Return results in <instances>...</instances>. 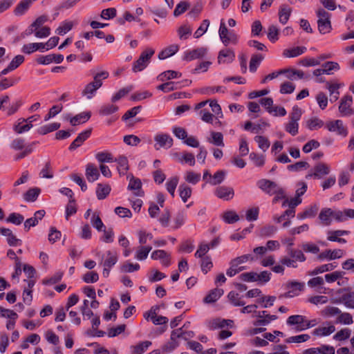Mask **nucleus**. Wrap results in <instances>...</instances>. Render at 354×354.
I'll return each mask as SVG.
<instances>
[{
    "instance_id": "nucleus-1",
    "label": "nucleus",
    "mask_w": 354,
    "mask_h": 354,
    "mask_svg": "<svg viewBox=\"0 0 354 354\" xmlns=\"http://www.w3.org/2000/svg\"><path fill=\"white\" fill-rule=\"evenodd\" d=\"M287 256L280 258L279 264L272 267V272L277 274H283L285 267L297 268H298L297 262H304L306 257L300 250L287 248Z\"/></svg>"
},
{
    "instance_id": "nucleus-54",
    "label": "nucleus",
    "mask_w": 354,
    "mask_h": 354,
    "mask_svg": "<svg viewBox=\"0 0 354 354\" xmlns=\"http://www.w3.org/2000/svg\"><path fill=\"white\" fill-rule=\"evenodd\" d=\"M350 233L349 231L347 230H333V231H329L328 232V236L327 239L330 241H335L338 240V239L344 235H348Z\"/></svg>"
},
{
    "instance_id": "nucleus-37",
    "label": "nucleus",
    "mask_w": 354,
    "mask_h": 354,
    "mask_svg": "<svg viewBox=\"0 0 354 354\" xmlns=\"http://www.w3.org/2000/svg\"><path fill=\"white\" fill-rule=\"evenodd\" d=\"M292 10L287 5H281L279 10V21L286 24L289 19Z\"/></svg>"
},
{
    "instance_id": "nucleus-15",
    "label": "nucleus",
    "mask_w": 354,
    "mask_h": 354,
    "mask_svg": "<svg viewBox=\"0 0 354 354\" xmlns=\"http://www.w3.org/2000/svg\"><path fill=\"white\" fill-rule=\"evenodd\" d=\"M64 60V56L61 54H49L47 55H41L37 59V62L39 64L47 65L50 63L59 64Z\"/></svg>"
},
{
    "instance_id": "nucleus-38",
    "label": "nucleus",
    "mask_w": 354,
    "mask_h": 354,
    "mask_svg": "<svg viewBox=\"0 0 354 354\" xmlns=\"http://www.w3.org/2000/svg\"><path fill=\"white\" fill-rule=\"evenodd\" d=\"M33 1V0H22L15 8V14L18 16L23 15L28 10Z\"/></svg>"
},
{
    "instance_id": "nucleus-24",
    "label": "nucleus",
    "mask_w": 354,
    "mask_h": 354,
    "mask_svg": "<svg viewBox=\"0 0 354 354\" xmlns=\"http://www.w3.org/2000/svg\"><path fill=\"white\" fill-rule=\"evenodd\" d=\"M91 133V129H87L80 133L77 137L73 140L69 147V150H74L81 146L82 143L87 140Z\"/></svg>"
},
{
    "instance_id": "nucleus-13",
    "label": "nucleus",
    "mask_w": 354,
    "mask_h": 354,
    "mask_svg": "<svg viewBox=\"0 0 354 354\" xmlns=\"http://www.w3.org/2000/svg\"><path fill=\"white\" fill-rule=\"evenodd\" d=\"M304 284L301 282L291 281L287 284L289 290L281 295L280 297L289 298L299 295V292L304 290Z\"/></svg>"
},
{
    "instance_id": "nucleus-63",
    "label": "nucleus",
    "mask_w": 354,
    "mask_h": 354,
    "mask_svg": "<svg viewBox=\"0 0 354 354\" xmlns=\"http://www.w3.org/2000/svg\"><path fill=\"white\" fill-rule=\"evenodd\" d=\"M259 207H252L248 209L245 213L246 220L248 221H257L259 217Z\"/></svg>"
},
{
    "instance_id": "nucleus-57",
    "label": "nucleus",
    "mask_w": 354,
    "mask_h": 354,
    "mask_svg": "<svg viewBox=\"0 0 354 354\" xmlns=\"http://www.w3.org/2000/svg\"><path fill=\"white\" fill-rule=\"evenodd\" d=\"M179 178L178 176H174L169 178L166 183V188L167 192L172 196L175 195V189L178 185Z\"/></svg>"
},
{
    "instance_id": "nucleus-31",
    "label": "nucleus",
    "mask_w": 354,
    "mask_h": 354,
    "mask_svg": "<svg viewBox=\"0 0 354 354\" xmlns=\"http://www.w3.org/2000/svg\"><path fill=\"white\" fill-rule=\"evenodd\" d=\"M111 187L108 184L98 183L96 187V196L98 200H103L110 194Z\"/></svg>"
},
{
    "instance_id": "nucleus-25",
    "label": "nucleus",
    "mask_w": 354,
    "mask_h": 354,
    "mask_svg": "<svg viewBox=\"0 0 354 354\" xmlns=\"http://www.w3.org/2000/svg\"><path fill=\"white\" fill-rule=\"evenodd\" d=\"M319 206L318 204L315 203L306 208V209L301 212L297 214V218L300 220L305 219L306 218H313L317 214Z\"/></svg>"
},
{
    "instance_id": "nucleus-44",
    "label": "nucleus",
    "mask_w": 354,
    "mask_h": 354,
    "mask_svg": "<svg viewBox=\"0 0 354 354\" xmlns=\"http://www.w3.org/2000/svg\"><path fill=\"white\" fill-rule=\"evenodd\" d=\"M227 299L234 306H243L245 304V302L242 300L241 297L234 291H230L228 293Z\"/></svg>"
},
{
    "instance_id": "nucleus-22",
    "label": "nucleus",
    "mask_w": 354,
    "mask_h": 354,
    "mask_svg": "<svg viewBox=\"0 0 354 354\" xmlns=\"http://www.w3.org/2000/svg\"><path fill=\"white\" fill-rule=\"evenodd\" d=\"M46 212L44 210H38L37 211L33 217L28 218L24 222V229L26 231H28L30 227H34L37 225L39 221H41L44 216Z\"/></svg>"
},
{
    "instance_id": "nucleus-29",
    "label": "nucleus",
    "mask_w": 354,
    "mask_h": 354,
    "mask_svg": "<svg viewBox=\"0 0 354 354\" xmlns=\"http://www.w3.org/2000/svg\"><path fill=\"white\" fill-rule=\"evenodd\" d=\"M333 209L330 208H323L319 214V219L324 225H329L332 222Z\"/></svg>"
},
{
    "instance_id": "nucleus-55",
    "label": "nucleus",
    "mask_w": 354,
    "mask_h": 354,
    "mask_svg": "<svg viewBox=\"0 0 354 354\" xmlns=\"http://www.w3.org/2000/svg\"><path fill=\"white\" fill-rule=\"evenodd\" d=\"M222 217L223 221L229 224L234 223L239 220V216L232 210L224 212Z\"/></svg>"
},
{
    "instance_id": "nucleus-26",
    "label": "nucleus",
    "mask_w": 354,
    "mask_h": 354,
    "mask_svg": "<svg viewBox=\"0 0 354 354\" xmlns=\"http://www.w3.org/2000/svg\"><path fill=\"white\" fill-rule=\"evenodd\" d=\"M85 175L87 180L90 183H93L100 177L97 168L92 163H88L86 165Z\"/></svg>"
},
{
    "instance_id": "nucleus-48",
    "label": "nucleus",
    "mask_w": 354,
    "mask_h": 354,
    "mask_svg": "<svg viewBox=\"0 0 354 354\" xmlns=\"http://www.w3.org/2000/svg\"><path fill=\"white\" fill-rule=\"evenodd\" d=\"M179 194L184 203H186L192 195V189L187 185L183 183L178 187Z\"/></svg>"
},
{
    "instance_id": "nucleus-27",
    "label": "nucleus",
    "mask_w": 354,
    "mask_h": 354,
    "mask_svg": "<svg viewBox=\"0 0 354 354\" xmlns=\"http://www.w3.org/2000/svg\"><path fill=\"white\" fill-rule=\"evenodd\" d=\"M142 183L140 179L132 176L129 179L128 189L134 191V194L137 196H142L144 192L141 189Z\"/></svg>"
},
{
    "instance_id": "nucleus-36",
    "label": "nucleus",
    "mask_w": 354,
    "mask_h": 354,
    "mask_svg": "<svg viewBox=\"0 0 354 354\" xmlns=\"http://www.w3.org/2000/svg\"><path fill=\"white\" fill-rule=\"evenodd\" d=\"M336 263H329L316 267L313 270L310 272V275H317L318 274L324 273L325 272L331 271L337 268Z\"/></svg>"
},
{
    "instance_id": "nucleus-14",
    "label": "nucleus",
    "mask_w": 354,
    "mask_h": 354,
    "mask_svg": "<svg viewBox=\"0 0 354 354\" xmlns=\"http://www.w3.org/2000/svg\"><path fill=\"white\" fill-rule=\"evenodd\" d=\"M345 254V252L341 249L326 250L321 252L317 259L319 260H334L342 257Z\"/></svg>"
},
{
    "instance_id": "nucleus-8",
    "label": "nucleus",
    "mask_w": 354,
    "mask_h": 354,
    "mask_svg": "<svg viewBox=\"0 0 354 354\" xmlns=\"http://www.w3.org/2000/svg\"><path fill=\"white\" fill-rule=\"evenodd\" d=\"M286 323L289 326L297 325V330H302L313 326L309 321L305 319V317L300 315L290 316Z\"/></svg>"
},
{
    "instance_id": "nucleus-64",
    "label": "nucleus",
    "mask_w": 354,
    "mask_h": 354,
    "mask_svg": "<svg viewBox=\"0 0 354 354\" xmlns=\"http://www.w3.org/2000/svg\"><path fill=\"white\" fill-rule=\"evenodd\" d=\"M171 213L168 209H165L160 216L158 221L163 227H167L169 225Z\"/></svg>"
},
{
    "instance_id": "nucleus-7",
    "label": "nucleus",
    "mask_w": 354,
    "mask_h": 354,
    "mask_svg": "<svg viewBox=\"0 0 354 354\" xmlns=\"http://www.w3.org/2000/svg\"><path fill=\"white\" fill-rule=\"evenodd\" d=\"M353 97L351 95L344 96L339 106V111L342 116H351L354 114V109L352 108Z\"/></svg>"
},
{
    "instance_id": "nucleus-11",
    "label": "nucleus",
    "mask_w": 354,
    "mask_h": 354,
    "mask_svg": "<svg viewBox=\"0 0 354 354\" xmlns=\"http://www.w3.org/2000/svg\"><path fill=\"white\" fill-rule=\"evenodd\" d=\"M154 140L156 142L154 147L156 150H158L160 148L169 149L173 145L172 138L167 133L156 134L154 137Z\"/></svg>"
},
{
    "instance_id": "nucleus-6",
    "label": "nucleus",
    "mask_w": 354,
    "mask_h": 354,
    "mask_svg": "<svg viewBox=\"0 0 354 354\" xmlns=\"http://www.w3.org/2000/svg\"><path fill=\"white\" fill-rule=\"evenodd\" d=\"M252 317L257 318V320L253 322L255 326H268L272 321L278 318L275 315H270L266 310L258 311L255 315H252Z\"/></svg>"
},
{
    "instance_id": "nucleus-43",
    "label": "nucleus",
    "mask_w": 354,
    "mask_h": 354,
    "mask_svg": "<svg viewBox=\"0 0 354 354\" xmlns=\"http://www.w3.org/2000/svg\"><path fill=\"white\" fill-rule=\"evenodd\" d=\"M151 345V342L144 341V342H140L137 345L131 346V349L133 354H142L147 350V348Z\"/></svg>"
},
{
    "instance_id": "nucleus-45",
    "label": "nucleus",
    "mask_w": 354,
    "mask_h": 354,
    "mask_svg": "<svg viewBox=\"0 0 354 354\" xmlns=\"http://www.w3.org/2000/svg\"><path fill=\"white\" fill-rule=\"evenodd\" d=\"M61 124L59 122H53L46 125L40 127L37 132L41 135H46L50 132L55 131L60 127Z\"/></svg>"
},
{
    "instance_id": "nucleus-17",
    "label": "nucleus",
    "mask_w": 354,
    "mask_h": 354,
    "mask_svg": "<svg viewBox=\"0 0 354 354\" xmlns=\"http://www.w3.org/2000/svg\"><path fill=\"white\" fill-rule=\"evenodd\" d=\"M118 262V255L115 252L108 250L101 256V263L103 267L112 268Z\"/></svg>"
},
{
    "instance_id": "nucleus-46",
    "label": "nucleus",
    "mask_w": 354,
    "mask_h": 354,
    "mask_svg": "<svg viewBox=\"0 0 354 354\" xmlns=\"http://www.w3.org/2000/svg\"><path fill=\"white\" fill-rule=\"evenodd\" d=\"M277 232V227L273 225H266L260 229L259 236L261 237H269L274 234Z\"/></svg>"
},
{
    "instance_id": "nucleus-59",
    "label": "nucleus",
    "mask_w": 354,
    "mask_h": 354,
    "mask_svg": "<svg viewBox=\"0 0 354 354\" xmlns=\"http://www.w3.org/2000/svg\"><path fill=\"white\" fill-rule=\"evenodd\" d=\"M322 66L324 74L326 75H332L333 71H337L340 68L339 64L335 62H327Z\"/></svg>"
},
{
    "instance_id": "nucleus-42",
    "label": "nucleus",
    "mask_w": 354,
    "mask_h": 354,
    "mask_svg": "<svg viewBox=\"0 0 354 354\" xmlns=\"http://www.w3.org/2000/svg\"><path fill=\"white\" fill-rule=\"evenodd\" d=\"M181 85L180 82H168L159 85L157 88L165 93H168L171 91L180 88Z\"/></svg>"
},
{
    "instance_id": "nucleus-33",
    "label": "nucleus",
    "mask_w": 354,
    "mask_h": 354,
    "mask_svg": "<svg viewBox=\"0 0 354 354\" xmlns=\"http://www.w3.org/2000/svg\"><path fill=\"white\" fill-rule=\"evenodd\" d=\"M324 125V122L317 117H312L306 122V127L310 130H317Z\"/></svg>"
},
{
    "instance_id": "nucleus-34",
    "label": "nucleus",
    "mask_w": 354,
    "mask_h": 354,
    "mask_svg": "<svg viewBox=\"0 0 354 354\" xmlns=\"http://www.w3.org/2000/svg\"><path fill=\"white\" fill-rule=\"evenodd\" d=\"M228 322H232L231 320H226V319H222L220 318H215V319L207 321L206 325L209 329L214 330V329H216L218 328L225 327L226 325L228 324H227Z\"/></svg>"
},
{
    "instance_id": "nucleus-19",
    "label": "nucleus",
    "mask_w": 354,
    "mask_h": 354,
    "mask_svg": "<svg viewBox=\"0 0 354 354\" xmlns=\"http://www.w3.org/2000/svg\"><path fill=\"white\" fill-rule=\"evenodd\" d=\"M234 189L226 186L218 187L215 190V195L221 199L229 201L234 196Z\"/></svg>"
},
{
    "instance_id": "nucleus-12",
    "label": "nucleus",
    "mask_w": 354,
    "mask_h": 354,
    "mask_svg": "<svg viewBox=\"0 0 354 354\" xmlns=\"http://www.w3.org/2000/svg\"><path fill=\"white\" fill-rule=\"evenodd\" d=\"M330 172L329 167L324 163L319 162L315 166L313 171H310L306 176V178H321L322 176L328 174Z\"/></svg>"
},
{
    "instance_id": "nucleus-28",
    "label": "nucleus",
    "mask_w": 354,
    "mask_h": 354,
    "mask_svg": "<svg viewBox=\"0 0 354 354\" xmlns=\"http://www.w3.org/2000/svg\"><path fill=\"white\" fill-rule=\"evenodd\" d=\"M224 293L223 289L214 288L209 291V292L203 299L205 304H212L216 301Z\"/></svg>"
},
{
    "instance_id": "nucleus-62",
    "label": "nucleus",
    "mask_w": 354,
    "mask_h": 354,
    "mask_svg": "<svg viewBox=\"0 0 354 354\" xmlns=\"http://www.w3.org/2000/svg\"><path fill=\"white\" fill-rule=\"evenodd\" d=\"M185 180L189 183L196 185L201 180V174L192 171H187L185 175Z\"/></svg>"
},
{
    "instance_id": "nucleus-18",
    "label": "nucleus",
    "mask_w": 354,
    "mask_h": 354,
    "mask_svg": "<svg viewBox=\"0 0 354 354\" xmlns=\"http://www.w3.org/2000/svg\"><path fill=\"white\" fill-rule=\"evenodd\" d=\"M39 118V115H34L26 119V124L23 126L14 125L13 130L19 134L28 131L32 127V122Z\"/></svg>"
},
{
    "instance_id": "nucleus-30",
    "label": "nucleus",
    "mask_w": 354,
    "mask_h": 354,
    "mask_svg": "<svg viewBox=\"0 0 354 354\" xmlns=\"http://www.w3.org/2000/svg\"><path fill=\"white\" fill-rule=\"evenodd\" d=\"M91 115V114L89 111L80 113L74 117L71 118L70 123L73 126H76L79 124L84 123L90 119Z\"/></svg>"
},
{
    "instance_id": "nucleus-4",
    "label": "nucleus",
    "mask_w": 354,
    "mask_h": 354,
    "mask_svg": "<svg viewBox=\"0 0 354 354\" xmlns=\"http://www.w3.org/2000/svg\"><path fill=\"white\" fill-rule=\"evenodd\" d=\"M155 50L148 48L140 55L139 58L133 63L132 71L135 73L142 71L149 64L151 57L154 55Z\"/></svg>"
},
{
    "instance_id": "nucleus-60",
    "label": "nucleus",
    "mask_w": 354,
    "mask_h": 354,
    "mask_svg": "<svg viewBox=\"0 0 354 354\" xmlns=\"http://www.w3.org/2000/svg\"><path fill=\"white\" fill-rule=\"evenodd\" d=\"M335 330V328L333 325L328 326L319 327L316 328L314 333L319 336H326L332 334Z\"/></svg>"
},
{
    "instance_id": "nucleus-50",
    "label": "nucleus",
    "mask_w": 354,
    "mask_h": 354,
    "mask_svg": "<svg viewBox=\"0 0 354 354\" xmlns=\"http://www.w3.org/2000/svg\"><path fill=\"white\" fill-rule=\"evenodd\" d=\"M118 106L113 104H104L100 107L99 113L101 115H109L118 111Z\"/></svg>"
},
{
    "instance_id": "nucleus-39",
    "label": "nucleus",
    "mask_w": 354,
    "mask_h": 354,
    "mask_svg": "<svg viewBox=\"0 0 354 354\" xmlns=\"http://www.w3.org/2000/svg\"><path fill=\"white\" fill-rule=\"evenodd\" d=\"M306 50V47L297 46L284 50L283 55L286 57H295L303 54Z\"/></svg>"
},
{
    "instance_id": "nucleus-61",
    "label": "nucleus",
    "mask_w": 354,
    "mask_h": 354,
    "mask_svg": "<svg viewBox=\"0 0 354 354\" xmlns=\"http://www.w3.org/2000/svg\"><path fill=\"white\" fill-rule=\"evenodd\" d=\"M73 26L72 21H64L55 30V32L59 35H64L70 31Z\"/></svg>"
},
{
    "instance_id": "nucleus-9",
    "label": "nucleus",
    "mask_w": 354,
    "mask_h": 354,
    "mask_svg": "<svg viewBox=\"0 0 354 354\" xmlns=\"http://www.w3.org/2000/svg\"><path fill=\"white\" fill-rule=\"evenodd\" d=\"M326 127L329 131L335 133L339 136L346 137L348 134L347 128L344 125L341 120L328 122L326 123Z\"/></svg>"
},
{
    "instance_id": "nucleus-5",
    "label": "nucleus",
    "mask_w": 354,
    "mask_h": 354,
    "mask_svg": "<svg viewBox=\"0 0 354 354\" xmlns=\"http://www.w3.org/2000/svg\"><path fill=\"white\" fill-rule=\"evenodd\" d=\"M218 33L221 41L225 46L230 44H236L238 43L239 36L232 31L230 32L223 21L221 22Z\"/></svg>"
},
{
    "instance_id": "nucleus-21",
    "label": "nucleus",
    "mask_w": 354,
    "mask_h": 354,
    "mask_svg": "<svg viewBox=\"0 0 354 354\" xmlns=\"http://www.w3.org/2000/svg\"><path fill=\"white\" fill-rule=\"evenodd\" d=\"M151 257L154 260H160L162 264L165 266H169L171 263L170 255L166 251L162 250L153 251L151 254Z\"/></svg>"
},
{
    "instance_id": "nucleus-3",
    "label": "nucleus",
    "mask_w": 354,
    "mask_h": 354,
    "mask_svg": "<svg viewBox=\"0 0 354 354\" xmlns=\"http://www.w3.org/2000/svg\"><path fill=\"white\" fill-rule=\"evenodd\" d=\"M318 17L317 26L321 34H326L331 31L332 26L330 20V15L324 9L320 8L317 11Z\"/></svg>"
},
{
    "instance_id": "nucleus-40",
    "label": "nucleus",
    "mask_w": 354,
    "mask_h": 354,
    "mask_svg": "<svg viewBox=\"0 0 354 354\" xmlns=\"http://www.w3.org/2000/svg\"><path fill=\"white\" fill-rule=\"evenodd\" d=\"M181 75L182 74L178 71L169 70L160 73L158 76V79L160 81L164 82L165 80L179 78Z\"/></svg>"
},
{
    "instance_id": "nucleus-35",
    "label": "nucleus",
    "mask_w": 354,
    "mask_h": 354,
    "mask_svg": "<svg viewBox=\"0 0 354 354\" xmlns=\"http://www.w3.org/2000/svg\"><path fill=\"white\" fill-rule=\"evenodd\" d=\"M151 250V245H140L136 252L135 258L138 261L145 260Z\"/></svg>"
},
{
    "instance_id": "nucleus-51",
    "label": "nucleus",
    "mask_w": 354,
    "mask_h": 354,
    "mask_svg": "<svg viewBox=\"0 0 354 354\" xmlns=\"http://www.w3.org/2000/svg\"><path fill=\"white\" fill-rule=\"evenodd\" d=\"M186 215L183 212H179L176 214L174 220V225H171V229L176 230L180 227L185 223Z\"/></svg>"
},
{
    "instance_id": "nucleus-20",
    "label": "nucleus",
    "mask_w": 354,
    "mask_h": 354,
    "mask_svg": "<svg viewBox=\"0 0 354 354\" xmlns=\"http://www.w3.org/2000/svg\"><path fill=\"white\" fill-rule=\"evenodd\" d=\"M333 218L338 222H344L348 218H354V209H346L344 211L333 210Z\"/></svg>"
},
{
    "instance_id": "nucleus-41",
    "label": "nucleus",
    "mask_w": 354,
    "mask_h": 354,
    "mask_svg": "<svg viewBox=\"0 0 354 354\" xmlns=\"http://www.w3.org/2000/svg\"><path fill=\"white\" fill-rule=\"evenodd\" d=\"M41 189L38 187L29 189L24 194V198L27 202H34L40 194Z\"/></svg>"
},
{
    "instance_id": "nucleus-53",
    "label": "nucleus",
    "mask_w": 354,
    "mask_h": 354,
    "mask_svg": "<svg viewBox=\"0 0 354 354\" xmlns=\"http://www.w3.org/2000/svg\"><path fill=\"white\" fill-rule=\"evenodd\" d=\"M137 234L140 245H147V241L152 240L153 237L151 233L146 230H139Z\"/></svg>"
},
{
    "instance_id": "nucleus-52",
    "label": "nucleus",
    "mask_w": 354,
    "mask_h": 354,
    "mask_svg": "<svg viewBox=\"0 0 354 354\" xmlns=\"http://www.w3.org/2000/svg\"><path fill=\"white\" fill-rule=\"evenodd\" d=\"M91 223L97 231H102L105 228L104 225L97 212H94L91 218Z\"/></svg>"
},
{
    "instance_id": "nucleus-10",
    "label": "nucleus",
    "mask_w": 354,
    "mask_h": 354,
    "mask_svg": "<svg viewBox=\"0 0 354 354\" xmlns=\"http://www.w3.org/2000/svg\"><path fill=\"white\" fill-rule=\"evenodd\" d=\"M257 185L259 189L270 196L275 194L276 192L281 188L276 183L266 179L259 180Z\"/></svg>"
},
{
    "instance_id": "nucleus-49",
    "label": "nucleus",
    "mask_w": 354,
    "mask_h": 354,
    "mask_svg": "<svg viewBox=\"0 0 354 354\" xmlns=\"http://www.w3.org/2000/svg\"><path fill=\"white\" fill-rule=\"evenodd\" d=\"M118 164V169L120 174L124 175L129 169L128 160L124 156H120L118 158L114 160Z\"/></svg>"
},
{
    "instance_id": "nucleus-56",
    "label": "nucleus",
    "mask_w": 354,
    "mask_h": 354,
    "mask_svg": "<svg viewBox=\"0 0 354 354\" xmlns=\"http://www.w3.org/2000/svg\"><path fill=\"white\" fill-rule=\"evenodd\" d=\"M255 261L254 257L252 256V254H244V255H242V256H240L239 257L234 259L231 261V264L232 265V266H238L239 265L245 263L247 261Z\"/></svg>"
},
{
    "instance_id": "nucleus-32",
    "label": "nucleus",
    "mask_w": 354,
    "mask_h": 354,
    "mask_svg": "<svg viewBox=\"0 0 354 354\" xmlns=\"http://www.w3.org/2000/svg\"><path fill=\"white\" fill-rule=\"evenodd\" d=\"M179 50V46L177 44H172L163 49L158 54V58L160 59H165L174 55Z\"/></svg>"
},
{
    "instance_id": "nucleus-23",
    "label": "nucleus",
    "mask_w": 354,
    "mask_h": 354,
    "mask_svg": "<svg viewBox=\"0 0 354 354\" xmlns=\"http://www.w3.org/2000/svg\"><path fill=\"white\" fill-rule=\"evenodd\" d=\"M207 53V48L204 47L198 48L189 51H187L184 55V59L192 61L196 59L203 57Z\"/></svg>"
},
{
    "instance_id": "nucleus-58",
    "label": "nucleus",
    "mask_w": 354,
    "mask_h": 354,
    "mask_svg": "<svg viewBox=\"0 0 354 354\" xmlns=\"http://www.w3.org/2000/svg\"><path fill=\"white\" fill-rule=\"evenodd\" d=\"M95 158L101 163L114 162L112 154L107 151L98 152L95 154Z\"/></svg>"
},
{
    "instance_id": "nucleus-47",
    "label": "nucleus",
    "mask_w": 354,
    "mask_h": 354,
    "mask_svg": "<svg viewBox=\"0 0 354 354\" xmlns=\"http://www.w3.org/2000/svg\"><path fill=\"white\" fill-rule=\"evenodd\" d=\"M210 135L211 138H208L210 143L218 147H224L223 136L221 133L212 131Z\"/></svg>"
},
{
    "instance_id": "nucleus-16",
    "label": "nucleus",
    "mask_w": 354,
    "mask_h": 354,
    "mask_svg": "<svg viewBox=\"0 0 354 354\" xmlns=\"http://www.w3.org/2000/svg\"><path fill=\"white\" fill-rule=\"evenodd\" d=\"M235 59V53L233 50L230 48L222 49L219 51L218 55V62L220 64H230Z\"/></svg>"
},
{
    "instance_id": "nucleus-2",
    "label": "nucleus",
    "mask_w": 354,
    "mask_h": 354,
    "mask_svg": "<svg viewBox=\"0 0 354 354\" xmlns=\"http://www.w3.org/2000/svg\"><path fill=\"white\" fill-rule=\"evenodd\" d=\"M109 75V72L106 71L96 73L93 77V81L86 84L82 91V95L87 99H91L96 91L102 86V79L105 80L108 78Z\"/></svg>"
}]
</instances>
